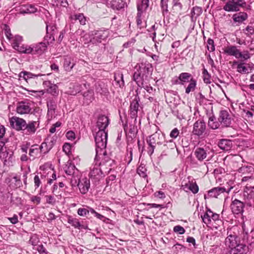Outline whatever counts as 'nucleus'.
<instances>
[{"instance_id": "obj_1", "label": "nucleus", "mask_w": 254, "mask_h": 254, "mask_svg": "<svg viewBox=\"0 0 254 254\" xmlns=\"http://www.w3.org/2000/svg\"><path fill=\"white\" fill-rule=\"evenodd\" d=\"M107 132L105 130H98L94 137L96 143V156L95 161L99 160V156L102 154L104 151H106L105 149L107 142Z\"/></svg>"}, {"instance_id": "obj_2", "label": "nucleus", "mask_w": 254, "mask_h": 254, "mask_svg": "<svg viewBox=\"0 0 254 254\" xmlns=\"http://www.w3.org/2000/svg\"><path fill=\"white\" fill-rule=\"evenodd\" d=\"M136 71L133 75V79L136 83L137 81L147 80L149 76L152 74L153 67L152 64H139L135 66Z\"/></svg>"}, {"instance_id": "obj_3", "label": "nucleus", "mask_w": 254, "mask_h": 254, "mask_svg": "<svg viewBox=\"0 0 254 254\" xmlns=\"http://www.w3.org/2000/svg\"><path fill=\"white\" fill-rule=\"evenodd\" d=\"M92 35L93 37L88 40L89 35L85 34L84 36L80 38V41L84 42V44H87L90 42L92 44L97 45L101 43L102 41L105 40L108 37L109 32L107 30L96 31L94 33H92Z\"/></svg>"}, {"instance_id": "obj_4", "label": "nucleus", "mask_w": 254, "mask_h": 254, "mask_svg": "<svg viewBox=\"0 0 254 254\" xmlns=\"http://www.w3.org/2000/svg\"><path fill=\"white\" fill-rule=\"evenodd\" d=\"M240 7L249 9L251 6L248 5L243 0H229L223 6V9L227 12H233L239 11Z\"/></svg>"}, {"instance_id": "obj_5", "label": "nucleus", "mask_w": 254, "mask_h": 254, "mask_svg": "<svg viewBox=\"0 0 254 254\" xmlns=\"http://www.w3.org/2000/svg\"><path fill=\"white\" fill-rule=\"evenodd\" d=\"M87 76H83L79 82L70 83L69 84L68 92L70 95H75L84 89H86L89 87V84L86 81Z\"/></svg>"}, {"instance_id": "obj_6", "label": "nucleus", "mask_w": 254, "mask_h": 254, "mask_svg": "<svg viewBox=\"0 0 254 254\" xmlns=\"http://www.w3.org/2000/svg\"><path fill=\"white\" fill-rule=\"evenodd\" d=\"M103 156L102 161L99 163V166L102 167L105 173H109L112 168L115 165V161L107 156L106 151H104L101 155Z\"/></svg>"}, {"instance_id": "obj_7", "label": "nucleus", "mask_w": 254, "mask_h": 254, "mask_svg": "<svg viewBox=\"0 0 254 254\" xmlns=\"http://www.w3.org/2000/svg\"><path fill=\"white\" fill-rule=\"evenodd\" d=\"M100 166L99 165L97 166L96 164L91 168L89 174L90 178L95 186L99 185V181L103 175L102 169L99 167Z\"/></svg>"}, {"instance_id": "obj_8", "label": "nucleus", "mask_w": 254, "mask_h": 254, "mask_svg": "<svg viewBox=\"0 0 254 254\" xmlns=\"http://www.w3.org/2000/svg\"><path fill=\"white\" fill-rule=\"evenodd\" d=\"M206 127V124L204 121L198 120L193 124L192 133L198 137H202L205 133Z\"/></svg>"}, {"instance_id": "obj_9", "label": "nucleus", "mask_w": 254, "mask_h": 254, "mask_svg": "<svg viewBox=\"0 0 254 254\" xmlns=\"http://www.w3.org/2000/svg\"><path fill=\"white\" fill-rule=\"evenodd\" d=\"M231 188H229L228 190L223 187H218L212 188L207 191V194H204V197L205 199L210 198H217L220 194L227 192L228 193L231 190Z\"/></svg>"}, {"instance_id": "obj_10", "label": "nucleus", "mask_w": 254, "mask_h": 254, "mask_svg": "<svg viewBox=\"0 0 254 254\" xmlns=\"http://www.w3.org/2000/svg\"><path fill=\"white\" fill-rule=\"evenodd\" d=\"M218 120L222 127H229L231 124L232 120L230 114L225 110L220 111Z\"/></svg>"}, {"instance_id": "obj_11", "label": "nucleus", "mask_w": 254, "mask_h": 254, "mask_svg": "<svg viewBox=\"0 0 254 254\" xmlns=\"http://www.w3.org/2000/svg\"><path fill=\"white\" fill-rule=\"evenodd\" d=\"M140 98L139 96L135 95L134 99L130 103L129 106V114L131 119H134L135 121L137 117V112L139 107Z\"/></svg>"}, {"instance_id": "obj_12", "label": "nucleus", "mask_w": 254, "mask_h": 254, "mask_svg": "<svg viewBox=\"0 0 254 254\" xmlns=\"http://www.w3.org/2000/svg\"><path fill=\"white\" fill-rule=\"evenodd\" d=\"M26 121L17 117H12L10 120L11 127L17 131H21L24 127Z\"/></svg>"}, {"instance_id": "obj_13", "label": "nucleus", "mask_w": 254, "mask_h": 254, "mask_svg": "<svg viewBox=\"0 0 254 254\" xmlns=\"http://www.w3.org/2000/svg\"><path fill=\"white\" fill-rule=\"evenodd\" d=\"M244 202L237 199L233 200L230 205L232 212L235 214H242L244 212Z\"/></svg>"}, {"instance_id": "obj_14", "label": "nucleus", "mask_w": 254, "mask_h": 254, "mask_svg": "<svg viewBox=\"0 0 254 254\" xmlns=\"http://www.w3.org/2000/svg\"><path fill=\"white\" fill-rule=\"evenodd\" d=\"M44 88L46 89L48 93H49L53 96H57L59 95L58 86L50 81H44L43 83Z\"/></svg>"}, {"instance_id": "obj_15", "label": "nucleus", "mask_w": 254, "mask_h": 254, "mask_svg": "<svg viewBox=\"0 0 254 254\" xmlns=\"http://www.w3.org/2000/svg\"><path fill=\"white\" fill-rule=\"evenodd\" d=\"M77 186L82 194H86L90 187L89 179L84 177L79 180Z\"/></svg>"}, {"instance_id": "obj_16", "label": "nucleus", "mask_w": 254, "mask_h": 254, "mask_svg": "<svg viewBox=\"0 0 254 254\" xmlns=\"http://www.w3.org/2000/svg\"><path fill=\"white\" fill-rule=\"evenodd\" d=\"M37 122L36 121H29L28 123H25L24 127L23 128L22 132L26 135H31L34 134L37 130L36 127Z\"/></svg>"}, {"instance_id": "obj_17", "label": "nucleus", "mask_w": 254, "mask_h": 254, "mask_svg": "<svg viewBox=\"0 0 254 254\" xmlns=\"http://www.w3.org/2000/svg\"><path fill=\"white\" fill-rule=\"evenodd\" d=\"M47 106L48 108L47 116L52 118L56 114V111L57 108V102L53 99H49L47 101Z\"/></svg>"}, {"instance_id": "obj_18", "label": "nucleus", "mask_w": 254, "mask_h": 254, "mask_svg": "<svg viewBox=\"0 0 254 254\" xmlns=\"http://www.w3.org/2000/svg\"><path fill=\"white\" fill-rule=\"evenodd\" d=\"M109 122L110 120L108 117L105 115H100L98 117L96 123L99 130H105L109 124Z\"/></svg>"}, {"instance_id": "obj_19", "label": "nucleus", "mask_w": 254, "mask_h": 254, "mask_svg": "<svg viewBox=\"0 0 254 254\" xmlns=\"http://www.w3.org/2000/svg\"><path fill=\"white\" fill-rule=\"evenodd\" d=\"M248 247L245 244H239L237 246L230 248L229 254H246L248 251Z\"/></svg>"}, {"instance_id": "obj_20", "label": "nucleus", "mask_w": 254, "mask_h": 254, "mask_svg": "<svg viewBox=\"0 0 254 254\" xmlns=\"http://www.w3.org/2000/svg\"><path fill=\"white\" fill-rule=\"evenodd\" d=\"M47 35L46 38L50 42L55 41L54 35L57 33V28L54 24H47L46 25Z\"/></svg>"}, {"instance_id": "obj_21", "label": "nucleus", "mask_w": 254, "mask_h": 254, "mask_svg": "<svg viewBox=\"0 0 254 254\" xmlns=\"http://www.w3.org/2000/svg\"><path fill=\"white\" fill-rule=\"evenodd\" d=\"M209 152L206 149L202 147H197L194 152V155L199 161H202L207 157Z\"/></svg>"}, {"instance_id": "obj_22", "label": "nucleus", "mask_w": 254, "mask_h": 254, "mask_svg": "<svg viewBox=\"0 0 254 254\" xmlns=\"http://www.w3.org/2000/svg\"><path fill=\"white\" fill-rule=\"evenodd\" d=\"M31 110L29 103L23 102L19 103L16 108V112L21 115L29 114Z\"/></svg>"}, {"instance_id": "obj_23", "label": "nucleus", "mask_w": 254, "mask_h": 254, "mask_svg": "<svg viewBox=\"0 0 254 254\" xmlns=\"http://www.w3.org/2000/svg\"><path fill=\"white\" fill-rule=\"evenodd\" d=\"M219 147L224 151L231 150L233 146V142L232 140L227 139H220L218 143Z\"/></svg>"}, {"instance_id": "obj_24", "label": "nucleus", "mask_w": 254, "mask_h": 254, "mask_svg": "<svg viewBox=\"0 0 254 254\" xmlns=\"http://www.w3.org/2000/svg\"><path fill=\"white\" fill-rule=\"evenodd\" d=\"M225 243L228 246L229 249L239 245V240L236 235H230L225 239Z\"/></svg>"}, {"instance_id": "obj_25", "label": "nucleus", "mask_w": 254, "mask_h": 254, "mask_svg": "<svg viewBox=\"0 0 254 254\" xmlns=\"http://www.w3.org/2000/svg\"><path fill=\"white\" fill-rule=\"evenodd\" d=\"M37 10V9L33 5H23L19 9V13L21 14H32L35 13Z\"/></svg>"}, {"instance_id": "obj_26", "label": "nucleus", "mask_w": 254, "mask_h": 254, "mask_svg": "<svg viewBox=\"0 0 254 254\" xmlns=\"http://www.w3.org/2000/svg\"><path fill=\"white\" fill-rule=\"evenodd\" d=\"M182 187L185 191L187 192L190 190L194 194L197 193L199 190L198 186L195 182L193 183L189 181L188 183L182 185Z\"/></svg>"}, {"instance_id": "obj_27", "label": "nucleus", "mask_w": 254, "mask_h": 254, "mask_svg": "<svg viewBox=\"0 0 254 254\" xmlns=\"http://www.w3.org/2000/svg\"><path fill=\"white\" fill-rule=\"evenodd\" d=\"M245 207H254V191L251 190L247 195H245Z\"/></svg>"}, {"instance_id": "obj_28", "label": "nucleus", "mask_w": 254, "mask_h": 254, "mask_svg": "<svg viewBox=\"0 0 254 254\" xmlns=\"http://www.w3.org/2000/svg\"><path fill=\"white\" fill-rule=\"evenodd\" d=\"M95 91L101 95H106L108 93L107 85L101 81L97 82L95 84Z\"/></svg>"}, {"instance_id": "obj_29", "label": "nucleus", "mask_w": 254, "mask_h": 254, "mask_svg": "<svg viewBox=\"0 0 254 254\" xmlns=\"http://www.w3.org/2000/svg\"><path fill=\"white\" fill-rule=\"evenodd\" d=\"M83 97V104L88 105L94 99V92L92 90H88L82 94Z\"/></svg>"}, {"instance_id": "obj_30", "label": "nucleus", "mask_w": 254, "mask_h": 254, "mask_svg": "<svg viewBox=\"0 0 254 254\" xmlns=\"http://www.w3.org/2000/svg\"><path fill=\"white\" fill-rule=\"evenodd\" d=\"M224 53L228 55L234 56L236 58L238 56L241 55L240 51L234 46H228L225 48L224 49Z\"/></svg>"}, {"instance_id": "obj_31", "label": "nucleus", "mask_w": 254, "mask_h": 254, "mask_svg": "<svg viewBox=\"0 0 254 254\" xmlns=\"http://www.w3.org/2000/svg\"><path fill=\"white\" fill-rule=\"evenodd\" d=\"M127 150L129 152L130 160L129 161V163H130V161L132 159V154H133L132 148L133 147V146L134 145V144L135 142V137L132 136V135H127Z\"/></svg>"}, {"instance_id": "obj_32", "label": "nucleus", "mask_w": 254, "mask_h": 254, "mask_svg": "<svg viewBox=\"0 0 254 254\" xmlns=\"http://www.w3.org/2000/svg\"><path fill=\"white\" fill-rule=\"evenodd\" d=\"M47 47L46 43L43 42L39 43L31 48V49H32L31 53L33 54H41L46 50Z\"/></svg>"}, {"instance_id": "obj_33", "label": "nucleus", "mask_w": 254, "mask_h": 254, "mask_svg": "<svg viewBox=\"0 0 254 254\" xmlns=\"http://www.w3.org/2000/svg\"><path fill=\"white\" fill-rule=\"evenodd\" d=\"M248 66H245L244 64H237V71L242 74H248L252 72L254 68V64H247Z\"/></svg>"}, {"instance_id": "obj_34", "label": "nucleus", "mask_w": 254, "mask_h": 254, "mask_svg": "<svg viewBox=\"0 0 254 254\" xmlns=\"http://www.w3.org/2000/svg\"><path fill=\"white\" fill-rule=\"evenodd\" d=\"M126 2L123 0H112L110 2V6L113 9L119 10L125 7Z\"/></svg>"}, {"instance_id": "obj_35", "label": "nucleus", "mask_w": 254, "mask_h": 254, "mask_svg": "<svg viewBox=\"0 0 254 254\" xmlns=\"http://www.w3.org/2000/svg\"><path fill=\"white\" fill-rule=\"evenodd\" d=\"M233 19L235 22H243L248 18V14L246 12H240L233 15Z\"/></svg>"}, {"instance_id": "obj_36", "label": "nucleus", "mask_w": 254, "mask_h": 254, "mask_svg": "<svg viewBox=\"0 0 254 254\" xmlns=\"http://www.w3.org/2000/svg\"><path fill=\"white\" fill-rule=\"evenodd\" d=\"M148 80L147 79L142 80V81L141 80L137 81L136 83L140 89L143 88L147 92L151 93L153 91V88L148 84Z\"/></svg>"}, {"instance_id": "obj_37", "label": "nucleus", "mask_w": 254, "mask_h": 254, "mask_svg": "<svg viewBox=\"0 0 254 254\" xmlns=\"http://www.w3.org/2000/svg\"><path fill=\"white\" fill-rule=\"evenodd\" d=\"M202 8L200 7H193L190 12L191 21H195L196 18L202 13Z\"/></svg>"}, {"instance_id": "obj_38", "label": "nucleus", "mask_w": 254, "mask_h": 254, "mask_svg": "<svg viewBox=\"0 0 254 254\" xmlns=\"http://www.w3.org/2000/svg\"><path fill=\"white\" fill-rule=\"evenodd\" d=\"M208 125L211 128L215 129L218 128L221 124L218 120V121H216V118L213 115L209 117Z\"/></svg>"}, {"instance_id": "obj_39", "label": "nucleus", "mask_w": 254, "mask_h": 254, "mask_svg": "<svg viewBox=\"0 0 254 254\" xmlns=\"http://www.w3.org/2000/svg\"><path fill=\"white\" fill-rule=\"evenodd\" d=\"M196 80L193 78L191 77L190 79V82L188 87L186 88V93L189 94L191 91H193L196 87Z\"/></svg>"}, {"instance_id": "obj_40", "label": "nucleus", "mask_w": 254, "mask_h": 254, "mask_svg": "<svg viewBox=\"0 0 254 254\" xmlns=\"http://www.w3.org/2000/svg\"><path fill=\"white\" fill-rule=\"evenodd\" d=\"M149 6V0H142L140 3L137 4V12L142 13Z\"/></svg>"}, {"instance_id": "obj_41", "label": "nucleus", "mask_w": 254, "mask_h": 254, "mask_svg": "<svg viewBox=\"0 0 254 254\" xmlns=\"http://www.w3.org/2000/svg\"><path fill=\"white\" fill-rule=\"evenodd\" d=\"M238 172L242 174H252L254 172V168L251 166H244L238 169Z\"/></svg>"}, {"instance_id": "obj_42", "label": "nucleus", "mask_w": 254, "mask_h": 254, "mask_svg": "<svg viewBox=\"0 0 254 254\" xmlns=\"http://www.w3.org/2000/svg\"><path fill=\"white\" fill-rule=\"evenodd\" d=\"M244 239H247V242L250 246L254 245V231L252 230L249 234L246 233Z\"/></svg>"}, {"instance_id": "obj_43", "label": "nucleus", "mask_w": 254, "mask_h": 254, "mask_svg": "<svg viewBox=\"0 0 254 254\" xmlns=\"http://www.w3.org/2000/svg\"><path fill=\"white\" fill-rule=\"evenodd\" d=\"M75 168L76 167L73 164L68 163L64 168L65 173L67 175H72L74 173Z\"/></svg>"}, {"instance_id": "obj_44", "label": "nucleus", "mask_w": 254, "mask_h": 254, "mask_svg": "<svg viewBox=\"0 0 254 254\" xmlns=\"http://www.w3.org/2000/svg\"><path fill=\"white\" fill-rule=\"evenodd\" d=\"M179 76L180 77V80L183 82V85H184L185 83L190 82L191 75L188 72H183Z\"/></svg>"}, {"instance_id": "obj_45", "label": "nucleus", "mask_w": 254, "mask_h": 254, "mask_svg": "<svg viewBox=\"0 0 254 254\" xmlns=\"http://www.w3.org/2000/svg\"><path fill=\"white\" fill-rule=\"evenodd\" d=\"M14 49L17 50L18 52L20 53H25V54H30L32 52V49H31V47L27 46H24V45H19L17 47H15Z\"/></svg>"}, {"instance_id": "obj_46", "label": "nucleus", "mask_w": 254, "mask_h": 254, "mask_svg": "<svg viewBox=\"0 0 254 254\" xmlns=\"http://www.w3.org/2000/svg\"><path fill=\"white\" fill-rule=\"evenodd\" d=\"M23 79L26 81L30 78L37 77L38 76H41L45 75V74H42L40 73L35 74L28 71H26V72H23Z\"/></svg>"}, {"instance_id": "obj_47", "label": "nucleus", "mask_w": 254, "mask_h": 254, "mask_svg": "<svg viewBox=\"0 0 254 254\" xmlns=\"http://www.w3.org/2000/svg\"><path fill=\"white\" fill-rule=\"evenodd\" d=\"M67 222L75 228H78L80 226V222L78 219L76 218H73L71 216H68Z\"/></svg>"}, {"instance_id": "obj_48", "label": "nucleus", "mask_w": 254, "mask_h": 254, "mask_svg": "<svg viewBox=\"0 0 254 254\" xmlns=\"http://www.w3.org/2000/svg\"><path fill=\"white\" fill-rule=\"evenodd\" d=\"M201 217L202 218V221L205 224L208 225L210 224L211 220V214H209L208 212H205L203 215H201Z\"/></svg>"}, {"instance_id": "obj_49", "label": "nucleus", "mask_w": 254, "mask_h": 254, "mask_svg": "<svg viewBox=\"0 0 254 254\" xmlns=\"http://www.w3.org/2000/svg\"><path fill=\"white\" fill-rule=\"evenodd\" d=\"M159 135L158 134H153L147 138L146 142H150L154 144H156L157 139H159Z\"/></svg>"}, {"instance_id": "obj_50", "label": "nucleus", "mask_w": 254, "mask_h": 254, "mask_svg": "<svg viewBox=\"0 0 254 254\" xmlns=\"http://www.w3.org/2000/svg\"><path fill=\"white\" fill-rule=\"evenodd\" d=\"M137 132V127L134 125H129L128 133L130 134L128 135H132V136L136 137Z\"/></svg>"}, {"instance_id": "obj_51", "label": "nucleus", "mask_w": 254, "mask_h": 254, "mask_svg": "<svg viewBox=\"0 0 254 254\" xmlns=\"http://www.w3.org/2000/svg\"><path fill=\"white\" fill-rule=\"evenodd\" d=\"M146 169L140 166L137 169V174L141 177L144 178L147 177Z\"/></svg>"}, {"instance_id": "obj_52", "label": "nucleus", "mask_w": 254, "mask_h": 254, "mask_svg": "<svg viewBox=\"0 0 254 254\" xmlns=\"http://www.w3.org/2000/svg\"><path fill=\"white\" fill-rule=\"evenodd\" d=\"M22 41V37L19 35H16L14 37L13 42L12 43L13 47L14 49L15 47H17L19 45H21V43Z\"/></svg>"}, {"instance_id": "obj_53", "label": "nucleus", "mask_w": 254, "mask_h": 254, "mask_svg": "<svg viewBox=\"0 0 254 254\" xmlns=\"http://www.w3.org/2000/svg\"><path fill=\"white\" fill-rule=\"evenodd\" d=\"M244 33L248 36H250L254 34V27L251 25H248L243 30Z\"/></svg>"}, {"instance_id": "obj_54", "label": "nucleus", "mask_w": 254, "mask_h": 254, "mask_svg": "<svg viewBox=\"0 0 254 254\" xmlns=\"http://www.w3.org/2000/svg\"><path fill=\"white\" fill-rule=\"evenodd\" d=\"M115 80L116 81L121 87L122 84H124V81L123 80V75L120 73L115 74L114 75Z\"/></svg>"}, {"instance_id": "obj_55", "label": "nucleus", "mask_w": 254, "mask_h": 254, "mask_svg": "<svg viewBox=\"0 0 254 254\" xmlns=\"http://www.w3.org/2000/svg\"><path fill=\"white\" fill-rule=\"evenodd\" d=\"M240 56H238L237 59H240L241 61H244L250 58V54L248 51H244L243 53L240 52Z\"/></svg>"}, {"instance_id": "obj_56", "label": "nucleus", "mask_w": 254, "mask_h": 254, "mask_svg": "<svg viewBox=\"0 0 254 254\" xmlns=\"http://www.w3.org/2000/svg\"><path fill=\"white\" fill-rule=\"evenodd\" d=\"M75 19L78 20L80 23L81 25H85L86 23V19L83 14L80 13L79 14L75 15Z\"/></svg>"}, {"instance_id": "obj_57", "label": "nucleus", "mask_w": 254, "mask_h": 254, "mask_svg": "<svg viewBox=\"0 0 254 254\" xmlns=\"http://www.w3.org/2000/svg\"><path fill=\"white\" fill-rule=\"evenodd\" d=\"M207 47L208 50L210 52L214 51L215 50L214 41L212 39L209 38L207 40Z\"/></svg>"}, {"instance_id": "obj_58", "label": "nucleus", "mask_w": 254, "mask_h": 254, "mask_svg": "<svg viewBox=\"0 0 254 254\" xmlns=\"http://www.w3.org/2000/svg\"><path fill=\"white\" fill-rule=\"evenodd\" d=\"M164 147H166L167 148H170L171 149H174L176 147V143L174 141L173 139H171L169 141H166L165 143L163 145Z\"/></svg>"}, {"instance_id": "obj_59", "label": "nucleus", "mask_w": 254, "mask_h": 254, "mask_svg": "<svg viewBox=\"0 0 254 254\" xmlns=\"http://www.w3.org/2000/svg\"><path fill=\"white\" fill-rule=\"evenodd\" d=\"M36 250L39 254H48V252L42 244L38 245Z\"/></svg>"}, {"instance_id": "obj_60", "label": "nucleus", "mask_w": 254, "mask_h": 254, "mask_svg": "<svg viewBox=\"0 0 254 254\" xmlns=\"http://www.w3.org/2000/svg\"><path fill=\"white\" fill-rule=\"evenodd\" d=\"M39 239L38 238L37 236L35 235L30 237V240L29 241V243L32 246H36L37 245V244L39 242Z\"/></svg>"}, {"instance_id": "obj_61", "label": "nucleus", "mask_w": 254, "mask_h": 254, "mask_svg": "<svg viewBox=\"0 0 254 254\" xmlns=\"http://www.w3.org/2000/svg\"><path fill=\"white\" fill-rule=\"evenodd\" d=\"M77 214L81 216H85L88 214L87 208H79L77 210Z\"/></svg>"}, {"instance_id": "obj_62", "label": "nucleus", "mask_w": 254, "mask_h": 254, "mask_svg": "<svg viewBox=\"0 0 254 254\" xmlns=\"http://www.w3.org/2000/svg\"><path fill=\"white\" fill-rule=\"evenodd\" d=\"M173 230L175 232H177L180 234H183L185 233V229L180 225L175 226L173 228Z\"/></svg>"}, {"instance_id": "obj_63", "label": "nucleus", "mask_w": 254, "mask_h": 254, "mask_svg": "<svg viewBox=\"0 0 254 254\" xmlns=\"http://www.w3.org/2000/svg\"><path fill=\"white\" fill-rule=\"evenodd\" d=\"M71 150V146L69 143H65L63 146V150L64 152L66 154H69Z\"/></svg>"}, {"instance_id": "obj_64", "label": "nucleus", "mask_w": 254, "mask_h": 254, "mask_svg": "<svg viewBox=\"0 0 254 254\" xmlns=\"http://www.w3.org/2000/svg\"><path fill=\"white\" fill-rule=\"evenodd\" d=\"M179 130L177 128H174L170 132V136L173 138H176L179 134Z\"/></svg>"}]
</instances>
